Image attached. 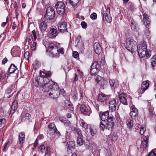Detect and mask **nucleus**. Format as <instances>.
<instances>
[{"instance_id":"nucleus-1","label":"nucleus","mask_w":156,"mask_h":156,"mask_svg":"<svg viewBox=\"0 0 156 156\" xmlns=\"http://www.w3.org/2000/svg\"><path fill=\"white\" fill-rule=\"evenodd\" d=\"M114 125L113 118L109 117L106 121H101L100 123V128L104 130L106 129L108 130H112Z\"/></svg>"},{"instance_id":"nucleus-2","label":"nucleus","mask_w":156,"mask_h":156,"mask_svg":"<svg viewBox=\"0 0 156 156\" xmlns=\"http://www.w3.org/2000/svg\"><path fill=\"white\" fill-rule=\"evenodd\" d=\"M60 94V90L57 84L55 83L54 84L53 87L48 93L49 96L50 98L56 99L58 98Z\"/></svg>"},{"instance_id":"nucleus-3","label":"nucleus","mask_w":156,"mask_h":156,"mask_svg":"<svg viewBox=\"0 0 156 156\" xmlns=\"http://www.w3.org/2000/svg\"><path fill=\"white\" fill-rule=\"evenodd\" d=\"M125 44V48L129 51L133 53L136 51V42L133 39L127 41Z\"/></svg>"},{"instance_id":"nucleus-4","label":"nucleus","mask_w":156,"mask_h":156,"mask_svg":"<svg viewBox=\"0 0 156 156\" xmlns=\"http://www.w3.org/2000/svg\"><path fill=\"white\" fill-rule=\"evenodd\" d=\"M146 48V44L144 42H141L140 44L137 46L136 51L140 57H142L145 56L147 53Z\"/></svg>"},{"instance_id":"nucleus-5","label":"nucleus","mask_w":156,"mask_h":156,"mask_svg":"<svg viewBox=\"0 0 156 156\" xmlns=\"http://www.w3.org/2000/svg\"><path fill=\"white\" fill-rule=\"evenodd\" d=\"M55 12L54 8L51 7H49L47 8L46 14L44 17L47 20H51L55 17Z\"/></svg>"},{"instance_id":"nucleus-6","label":"nucleus","mask_w":156,"mask_h":156,"mask_svg":"<svg viewBox=\"0 0 156 156\" xmlns=\"http://www.w3.org/2000/svg\"><path fill=\"white\" fill-rule=\"evenodd\" d=\"M55 82L52 81H49L48 82L44 81L43 84H42L41 86L42 87V90L44 92H50V90L51 89V88L53 87V85Z\"/></svg>"},{"instance_id":"nucleus-7","label":"nucleus","mask_w":156,"mask_h":156,"mask_svg":"<svg viewBox=\"0 0 156 156\" xmlns=\"http://www.w3.org/2000/svg\"><path fill=\"white\" fill-rule=\"evenodd\" d=\"M57 12L59 15H63L66 10L65 6L63 2H58L55 5Z\"/></svg>"},{"instance_id":"nucleus-8","label":"nucleus","mask_w":156,"mask_h":156,"mask_svg":"<svg viewBox=\"0 0 156 156\" xmlns=\"http://www.w3.org/2000/svg\"><path fill=\"white\" fill-rule=\"evenodd\" d=\"M48 50L55 56H57L59 53L57 45L53 43L49 44Z\"/></svg>"},{"instance_id":"nucleus-9","label":"nucleus","mask_w":156,"mask_h":156,"mask_svg":"<svg viewBox=\"0 0 156 156\" xmlns=\"http://www.w3.org/2000/svg\"><path fill=\"white\" fill-rule=\"evenodd\" d=\"M48 134L49 135L56 134L58 136L60 135V133L57 130L54 123H50L48 126Z\"/></svg>"},{"instance_id":"nucleus-10","label":"nucleus","mask_w":156,"mask_h":156,"mask_svg":"<svg viewBox=\"0 0 156 156\" xmlns=\"http://www.w3.org/2000/svg\"><path fill=\"white\" fill-rule=\"evenodd\" d=\"M99 66L98 62L97 61H95L92 64L90 71V73L92 75H95L97 74L99 72L98 68Z\"/></svg>"},{"instance_id":"nucleus-11","label":"nucleus","mask_w":156,"mask_h":156,"mask_svg":"<svg viewBox=\"0 0 156 156\" xmlns=\"http://www.w3.org/2000/svg\"><path fill=\"white\" fill-rule=\"evenodd\" d=\"M128 98H129V96H128L124 93H122L120 94L119 97V99L120 102L125 105H127Z\"/></svg>"},{"instance_id":"nucleus-12","label":"nucleus","mask_w":156,"mask_h":156,"mask_svg":"<svg viewBox=\"0 0 156 156\" xmlns=\"http://www.w3.org/2000/svg\"><path fill=\"white\" fill-rule=\"evenodd\" d=\"M77 132L78 134L77 143L78 145L80 146L83 144L84 141L83 139V136L81 134V132L80 130H77Z\"/></svg>"},{"instance_id":"nucleus-13","label":"nucleus","mask_w":156,"mask_h":156,"mask_svg":"<svg viewBox=\"0 0 156 156\" xmlns=\"http://www.w3.org/2000/svg\"><path fill=\"white\" fill-rule=\"evenodd\" d=\"M116 101L115 99L110 101L109 102V111L113 112L116 110Z\"/></svg>"},{"instance_id":"nucleus-14","label":"nucleus","mask_w":156,"mask_h":156,"mask_svg":"<svg viewBox=\"0 0 156 156\" xmlns=\"http://www.w3.org/2000/svg\"><path fill=\"white\" fill-rule=\"evenodd\" d=\"M67 23L65 21H61L59 23L58 30L61 33H64L67 31Z\"/></svg>"},{"instance_id":"nucleus-15","label":"nucleus","mask_w":156,"mask_h":156,"mask_svg":"<svg viewBox=\"0 0 156 156\" xmlns=\"http://www.w3.org/2000/svg\"><path fill=\"white\" fill-rule=\"evenodd\" d=\"M9 74L5 72L2 71L0 73V81L4 84L7 83V80Z\"/></svg>"},{"instance_id":"nucleus-16","label":"nucleus","mask_w":156,"mask_h":156,"mask_svg":"<svg viewBox=\"0 0 156 156\" xmlns=\"http://www.w3.org/2000/svg\"><path fill=\"white\" fill-rule=\"evenodd\" d=\"M107 12L103 15V20L106 21L108 23H110L112 21V17L110 16V9H106Z\"/></svg>"},{"instance_id":"nucleus-17","label":"nucleus","mask_w":156,"mask_h":156,"mask_svg":"<svg viewBox=\"0 0 156 156\" xmlns=\"http://www.w3.org/2000/svg\"><path fill=\"white\" fill-rule=\"evenodd\" d=\"M80 109L82 112L85 115L88 116L90 115V108H88L85 105H82L80 106Z\"/></svg>"},{"instance_id":"nucleus-18","label":"nucleus","mask_w":156,"mask_h":156,"mask_svg":"<svg viewBox=\"0 0 156 156\" xmlns=\"http://www.w3.org/2000/svg\"><path fill=\"white\" fill-rule=\"evenodd\" d=\"M51 73L49 72L46 73L43 72H40V76H39L41 77L42 78V80H43L44 82L46 81V82H48L49 81V79L48 77L51 76Z\"/></svg>"},{"instance_id":"nucleus-19","label":"nucleus","mask_w":156,"mask_h":156,"mask_svg":"<svg viewBox=\"0 0 156 156\" xmlns=\"http://www.w3.org/2000/svg\"><path fill=\"white\" fill-rule=\"evenodd\" d=\"M130 115L132 119H134L138 115V110L133 105L130 107Z\"/></svg>"},{"instance_id":"nucleus-20","label":"nucleus","mask_w":156,"mask_h":156,"mask_svg":"<svg viewBox=\"0 0 156 156\" xmlns=\"http://www.w3.org/2000/svg\"><path fill=\"white\" fill-rule=\"evenodd\" d=\"M42 79L41 77L37 76L33 80V85L36 87H38L40 84H42Z\"/></svg>"},{"instance_id":"nucleus-21","label":"nucleus","mask_w":156,"mask_h":156,"mask_svg":"<svg viewBox=\"0 0 156 156\" xmlns=\"http://www.w3.org/2000/svg\"><path fill=\"white\" fill-rule=\"evenodd\" d=\"M94 48L95 53L97 54L98 55L101 52V47L98 43H95L94 44Z\"/></svg>"},{"instance_id":"nucleus-22","label":"nucleus","mask_w":156,"mask_h":156,"mask_svg":"<svg viewBox=\"0 0 156 156\" xmlns=\"http://www.w3.org/2000/svg\"><path fill=\"white\" fill-rule=\"evenodd\" d=\"M108 98L107 95L104 93H101L98 96V100L100 102H104L107 101Z\"/></svg>"},{"instance_id":"nucleus-23","label":"nucleus","mask_w":156,"mask_h":156,"mask_svg":"<svg viewBox=\"0 0 156 156\" xmlns=\"http://www.w3.org/2000/svg\"><path fill=\"white\" fill-rule=\"evenodd\" d=\"M129 22L130 23L132 29L135 31H136L138 30L136 23L134 20L130 19L129 20Z\"/></svg>"},{"instance_id":"nucleus-24","label":"nucleus","mask_w":156,"mask_h":156,"mask_svg":"<svg viewBox=\"0 0 156 156\" xmlns=\"http://www.w3.org/2000/svg\"><path fill=\"white\" fill-rule=\"evenodd\" d=\"M39 26L40 29L42 32L45 31L47 28L46 23L43 20L41 21Z\"/></svg>"},{"instance_id":"nucleus-25","label":"nucleus","mask_w":156,"mask_h":156,"mask_svg":"<svg viewBox=\"0 0 156 156\" xmlns=\"http://www.w3.org/2000/svg\"><path fill=\"white\" fill-rule=\"evenodd\" d=\"M100 116L102 121H106L107 119H108L109 118V113L108 111L102 112L101 114V113L100 115Z\"/></svg>"},{"instance_id":"nucleus-26","label":"nucleus","mask_w":156,"mask_h":156,"mask_svg":"<svg viewBox=\"0 0 156 156\" xmlns=\"http://www.w3.org/2000/svg\"><path fill=\"white\" fill-rule=\"evenodd\" d=\"M66 146L68 151H69V150L72 151L75 148V143L72 141L68 142Z\"/></svg>"},{"instance_id":"nucleus-27","label":"nucleus","mask_w":156,"mask_h":156,"mask_svg":"<svg viewBox=\"0 0 156 156\" xmlns=\"http://www.w3.org/2000/svg\"><path fill=\"white\" fill-rule=\"evenodd\" d=\"M143 20L144 21V24L145 26H149L150 25V21L148 16L146 14L144 13L143 15Z\"/></svg>"},{"instance_id":"nucleus-28","label":"nucleus","mask_w":156,"mask_h":156,"mask_svg":"<svg viewBox=\"0 0 156 156\" xmlns=\"http://www.w3.org/2000/svg\"><path fill=\"white\" fill-rule=\"evenodd\" d=\"M18 101L16 100H15L13 102L11 110V112H12V114L14 113V111L17 108Z\"/></svg>"},{"instance_id":"nucleus-29","label":"nucleus","mask_w":156,"mask_h":156,"mask_svg":"<svg viewBox=\"0 0 156 156\" xmlns=\"http://www.w3.org/2000/svg\"><path fill=\"white\" fill-rule=\"evenodd\" d=\"M149 86V83L147 81H144L141 84V89L144 92L147 89Z\"/></svg>"},{"instance_id":"nucleus-30","label":"nucleus","mask_w":156,"mask_h":156,"mask_svg":"<svg viewBox=\"0 0 156 156\" xmlns=\"http://www.w3.org/2000/svg\"><path fill=\"white\" fill-rule=\"evenodd\" d=\"M32 33L33 34L34 38L35 40L36 39L38 40L41 38L40 34H39V31L35 30H34L32 31Z\"/></svg>"},{"instance_id":"nucleus-31","label":"nucleus","mask_w":156,"mask_h":156,"mask_svg":"<svg viewBox=\"0 0 156 156\" xmlns=\"http://www.w3.org/2000/svg\"><path fill=\"white\" fill-rule=\"evenodd\" d=\"M65 106L68 108L70 110L72 111L73 110V108L72 106V103L68 100L65 101Z\"/></svg>"},{"instance_id":"nucleus-32","label":"nucleus","mask_w":156,"mask_h":156,"mask_svg":"<svg viewBox=\"0 0 156 156\" xmlns=\"http://www.w3.org/2000/svg\"><path fill=\"white\" fill-rule=\"evenodd\" d=\"M49 34L52 37H55L58 34L57 30L54 28H51L49 31Z\"/></svg>"},{"instance_id":"nucleus-33","label":"nucleus","mask_w":156,"mask_h":156,"mask_svg":"<svg viewBox=\"0 0 156 156\" xmlns=\"http://www.w3.org/2000/svg\"><path fill=\"white\" fill-rule=\"evenodd\" d=\"M17 68L13 64H11L9 69V71L10 73H14Z\"/></svg>"},{"instance_id":"nucleus-34","label":"nucleus","mask_w":156,"mask_h":156,"mask_svg":"<svg viewBox=\"0 0 156 156\" xmlns=\"http://www.w3.org/2000/svg\"><path fill=\"white\" fill-rule=\"evenodd\" d=\"M30 116V115L29 113H26L25 114H23L22 115L21 120L22 121H27L28 120Z\"/></svg>"},{"instance_id":"nucleus-35","label":"nucleus","mask_w":156,"mask_h":156,"mask_svg":"<svg viewBox=\"0 0 156 156\" xmlns=\"http://www.w3.org/2000/svg\"><path fill=\"white\" fill-rule=\"evenodd\" d=\"M127 127L129 129H131L133 127V121L131 119H128L126 121Z\"/></svg>"},{"instance_id":"nucleus-36","label":"nucleus","mask_w":156,"mask_h":156,"mask_svg":"<svg viewBox=\"0 0 156 156\" xmlns=\"http://www.w3.org/2000/svg\"><path fill=\"white\" fill-rule=\"evenodd\" d=\"M148 140V138L147 137H145L143 140H142L141 144L145 148H146L147 147V142Z\"/></svg>"},{"instance_id":"nucleus-37","label":"nucleus","mask_w":156,"mask_h":156,"mask_svg":"<svg viewBox=\"0 0 156 156\" xmlns=\"http://www.w3.org/2000/svg\"><path fill=\"white\" fill-rule=\"evenodd\" d=\"M80 123L81 126L85 129H87L88 128V125L82 119L80 120Z\"/></svg>"},{"instance_id":"nucleus-38","label":"nucleus","mask_w":156,"mask_h":156,"mask_svg":"<svg viewBox=\"0 0 156 156\" xmlns=\"http://www.w3.org/2000/svg\"><path fill=\"white\" fill-rule=\"evenodd\" d=\"M15 88V85H12V86L10 88H9L7 89L6 91H5V94H9L13 90L14 92L15 91V89H14Z\"/></svg>"},{"instance_id":"nucleus-39","label":"nucleus","mask_w":156,"mask_h":156,"mask_svg":"<svg viewBox=\"0 0 156 156\" xmlns=\"http://www.w3.org/2000/svg\"><path fill=\"white\" fill-rule=\"evenodd\" d=\"M151 64L152 68H154L156 65V55L153 56L151 58Z\"/></svg>"},{"instance_id":"nucleus-40","label":"nucleus","mask_w":156,"mask_h":156,"mask_svg":"<svg viewBox=\"0 0 156 156\" xmlns=\"http://www.w3.org/2000/svg\"><path fill=\"white\" fill-rule=\"evenodd\" d=\"M84 145L86 148L90 147L91 146L90 141L88 140H86L84 144Z\"/></svg>"},{"instance_id":"nucleus-41","label":"nucleus","mask_w":156,"mask_h":156,"mask_svg":"<svg viewBox=\"0 0 156 156\" xmlns=\"http://www.w3.org/2000/svg\"><path fill=\"white\" fill-rule=\"evenodd\" d=\"M69 3L72 5H76L78 3L79 0H69Z\"/></svg>"},{"instance_id":"nucleus-42","label":"nucleus","mask_w":156,"mask_h":156,"mask_svg":"<svg viewBox=\"0 0 156 156\" xmlns=\"http://www.w3.org/2000/svg\"><path fill=\"white\" fill-rule=\"evenodd\" d=\"M33 37L32 36L29 35L28 36L26 39V42L28 41V42L29 44H30L32 41Z\"/></svg>"},{"instance_id":"nucleus-43","label":"nucleus","mask_w":156,"mask_h":156,"mask_svg":"<svg viewBox=\"0 0 156 156\" xmlns=\"http://www.w3.org/2000/svg\"><path fill=\"white\" fill-rule=\"evenodd\" d=\"M140 129V134L141 135H142L144 134V132L146 130V129L145 126L144 125L143 126H142Z\"/></svg>"},{"instance_id":"nucleus-44","label":"nucleus","mask_w":156,"mask_h":156,"mask_svg":"<svg viewBox=\"0 0 156 156\" xmlns=\"http://www.w3.org/2000/svg\"><path fill=\"white\" fill-rule=\"evenodd\" d=\"M103 77L100 76L99 75H98L96 78L95 81L98 83L100 82L101 81L103 80Z\"/></svg>"},{"instance_id":"nucleus-45","label":"nucleus","mask_w":156,"mask_h":156,"mask_svg":"<svg viewBox=\"0 0 156 156\" xmlns=\"http://www.w3.org/2000/svg\"><path fill=\"white\" fill-rule=\"evenodd\" d=\"M6 122L5 119H0V127H1L2 125H4Z\"/></svg>"},{"instance_id":"nucleus-46","label":"nucleus","mask_w":156,"mask_h":156,"mask_svg":"<svg viewBox=\"0 0 156 156\" xmlns=\"http://www.w3.org/2000/svg\"><path fill=\"white\" fill-rule=\"evenodd\" d=\"M37 43L35 42H34L31 46V49L32 51H35L36 49Z\"/></svg>"},{"instance_id":"nucleus-47","label":"nucleus","mask_w":156,"mask_h":156,"mask_svg":"<svg viewBox=\"0 0 156 156\" xmlns=\"http://www.w3.org/2000/svg\"><path fill=\"white\" fill-rule=\"evenodd\" d=\"M63 123L64 125L66 126H69L71 123L69 121L66 119L65 120Z\"/></svg>"},{"instance_id":"nucleus-48","label":"nucleus","mask_w":156,"mask_h":156,"mask_svg":"<svg viewBox=\"0 0 156 156\" xmlns=\"http://www.w3.org/2000/svg\"><path fill=\"white\" fill-rule=\"evenodd\" d=\"M69 126V130H70L72 131H74L76 130V128L75 127H74L73 126V125L71 123L70 124Z\"/></svg>"},{"instance_id":"nucleus-49","label":"nucleus","mask_w":156,"mask_h":156,"mask_svg":"<svg viewBox=\"0 0 156 156\" xmlns=\"http://www.w3.org/2000/svg\"><path fill=\"white\" fill-rule=\"evenodd\" d=\"M97 15L95 13H93L90 16V17L91 19L93 20H95L97 19Z\"/></svg>"},{"instance_id":"nucleus-50","label":"nucleus","mask_w":156,"mask_h":156,"mask_svg":"<svg viewBox=\"0 0 156 156\" xmlns=\"http://www.w3.org/2000/svg\"><path fill=\"white\" fill-rule=\"evenodd\" d=\"M45 147L44 145H41L39 147V151L41 152H43V151L44 150Z\"/></svg>"},{"instance_id":"nucleus-51","label":"nucleus","mask_w":156,"mask_h":156,"mask_svg":"<svg viewBox=\"0 0 156 156\" xmlns=\"http://www.w3.org/2000/svg\"><path fill=\"white\" fill-rule=\"evenodd\" d=\"M115 82V81L114 79H110L109 80V83L111 87H113Z\"/></svg>"},{"instance_id":"nucleus-52","label":"nucleus","mask_w":156,"mask_h":156,"mask_svg":"<svg viewBox=\"0 0 156 156\" xmlns=\"http://www.w3.org/2000/svg\"><path fill=\"white\" fill-rule=\"evenodd\" d=\"M118 137L116 134H114L112 136V138L111 139L112 141H114L117 140Z\"/></svg>"},{"instance_id":"nucleus-53","label":"nucleus","mask_w":156,"mask_h":156,"mask_svg":"<svg viewBox=\"0 0 156 156\" xmlns=\"http://www.w3.org/2000/svg\"><path fill=\"white\" fill-rule=\"evenodd\" d=\"M29 53L28 51L25 52L24 54V57L27 60H28L29 59Z\"/></svg>"},{"instance_id":"nucleus-54","label":"nucleus","mask_w":156,"mask_h":156,"mask_svg":"<svg viewBox=\"0 0 156 156\" xmlns=\"http://www.w3.org/2000/svg\"><path fill=\"white\" fill-rule=\"evenodd\" d=\"M141 126L139 124H136L135 125V127L136 129V130H137L140 129V128L141 127Z\"/></svg>"},{"instance_id":"nucleus-55","label":"nucleus","mask_w":156,"mask_h":156,"mask_svg":"<svg viewBox=\"0 0 156 156\" xmlns=\"http://www.w3.org/2000/svg\"><path fill=\"white\" fill-rule=\"evenodd\" d=\"M73 56L74 58H76L79 56V53L77 51H74L73 52Z\"/></svg>"},{"instance_id":"nucleus-56","label":"nucleus","mask_w":156,"mask_h":156,"mask_svg":"<svg viewBox=\"0 0 156 156\" xmlns=\"http://www.w3.org/2000/svg\"><path fill=\"white\" fill-rule=\"evenodd\" d=\"M81 36H78L76 38V42H77V45H79V43H80V40H81Z\"/></svg>"},{"instance_id":"nucleus-57","label":"nucleus","mask_w":156,"mask_h":156,"mask_svg":"<svg viewBox=\"0 0 156 156\" xmlns=\"http://www.w3.org/2000/svg\"><path fill=\"white\" fill-rule=\"evenodd\" d=\"M81 25L82 27L83 28H85L87 27V23L84 21H83L81 23Z\"/></svg>"},{"instance_id":"nucleus-58","label":"nucleus","mask_w":156,"mask_h":156,"mask_svg":"<svg viewBox=\"0 0 156 156\" xmlns=\"http://www.w3.org/2000/svg\"><path fill=\"white\" fill-rule=\"evenodd\" d=\"M9 142H8L4 146V148L3 149V151H5L9 147Z\"/></svg>"},{"instance_id":"nucleus-59","label":"nucleus","mask_w":156,"mask_h":156,"mask_svg":"<svg viewBox=\"0 0 156 156\" xmlns=\"http://www.w3.org/2000/svg\"><path fill=\"white\" fill-rule=\"evenodd\" d=\"M148 156H156V154L154 151H152L149 153Z\"/></svg>"},{"instance_id":"nucleus-60","label":"nucleus","mask_w":156,"mask_h":156,"mask_svg":"<svg viewBox=\"0 0 156 156\" xmlns=\"http://www.w3.org/2000/svg\"><path fill=\"white\" fill-rule=\"evenodd\" d=\"M25 138H19V142L20 144H22L25 140Z\"/></svg>"},{"instance_id":"nucleus-61","label":"nucleus","mask_w":156,"mask_h":156,"mask_svg":"<svg viewBox=\"0 0 156 156\" xmlns=\"http://www.w3.org/2000/svg\"><path fill=\"white\" fill-rule=\"evenodd\" d=\"M90 129L91 135H92V136H94L96 132L95 131H94L93 129Z\"/></svg>"},{"instance_id":"nucleus-62","label":"nucleus","mask_w":156,"mask_h":156,"mask_svg":"<svg viewBox=\"0 0 156 156\" xmlns=\"http://www.w3.org/2000/svg\"><path fill=\"white\" fill-rule=\"evenodd\" d=\"M8 61V59L6 58H4L2 61V63L3 64H5Z\"/></svg>"},{"instance_id":"nucleus-63","label":"nucleus","mask_w":156,"mask_h":156,"mask_svg":"<svg viewBox=\"0 0 156 156\" xmlns=\"http://www.w3.org/2000/svg\"><path fill=\"white\" fill-rule=\"evenodd\" d=\"M25 135L24 133H21L19 135V138H25Z\"/></svg>"},{"instance_id":"nucleus-64","label":"nucleus","mask_w":156,"mask_h":156,"mask_svg":"<svg viewBox=\"0 0 156 156\" xmlns=\"http://www.w3.org/2000/svg\"><path fill=\"white\" fill-rule=\"evenodd\" d=\"M145 34L147 36H149L150 34V32L149 30L148 29L146 30L145 32Z\"/></svg>"}]
</instances>
